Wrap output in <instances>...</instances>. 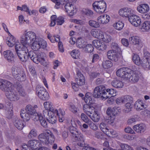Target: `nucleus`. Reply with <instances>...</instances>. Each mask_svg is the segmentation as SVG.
<instances>
[{"mask_svg": "<svg viewBox=\"0 0 150 150\" xmlns=\"http://www.w3.org/2000/svg\"><path fill=\"white\" fill-rule=\"evenodd\" d=\"M16 53L19 59L23 62H25L29 58L28 52L26 46L20 43L15 46Z\"/></svg>", "mask_w": 150, "mask_h": 150, "instance_id": "1", "label": "nucleus"}, {"mask_svg": "<svg viewBox=\"0 0 150 150\" xmlns=\"http://www.w3.org/2000/svg\"><path fill=\"white\" fill-rule=\"evenodd\" d=\"M69 129L71 135L75 140L79 141L78 145L81 147H84L85 145L84 136L79 132L77 129L73 126H71Z\"/></svg>", "mask_w": 150, "mask_h": 150, "instance_id": "2", "label": "nucleus"}, {"mask_svg": "<svg viewBox=\"0 0 150 150\" xmlns=\"http://www.w3.org/2000/svg\"><path fill=\"white\" fill-rule=\"evenodd\" d=\"M36 34L33 32H25L21 37V44L25 46L27 44H30L36 40Z\"/></svg>", "mask_w": 150, "mask_h": 150, "instance_id": "3", "label": "nucleus"}, {"mask_svg": "<svg viewBox=\"0 0 150 150\" xmlns=\"http://www.w3.org/2000/svg\"><path fill=\"white\" fill-rule=\"evenodd\" d=\"M25 110V113L22 112H24V110L21 111L20 115L24 121L28 122L30 120L31 117H32L34 114H36V111L33 106L30 105H26Z\"/></svg>", "mask_w": 150, "mask_h": 150, "instance_id": "4", "label": "nucleus"}, {"mask_svg": "<svg viewBox=\"0 0 150 150\" xmlns=\"http://www.w3.org/2000/svg\"><path fill=\"white\" fill-rule=\"evenodd\" d=\"M39 140L46 144H52L54 141V136L49 130H47L45 133L40 134L38 137Z\"/></svg>", "mask_w": 150, "mask_h": 150, "instance_id": "5", "label": "nucleus"}, {"mask_svg": "<svg viewBox=\"0 0 150 150\" xmlns=\"http://www.w3.org/2000/svg\"><path fill=\"white\" fill-rule=\"evenodd\" d=\"M107 91V89L104 86H97L94 90L93 96L95 98H100L102 100H105L108 97L106 94Z\"/></svg>", "mask_w": 150, "mask_h": 150, "instance_id": "6", "label": "nucleus"}, {"mask_svg": "<svg viewBox=\"0 0 150 150\" xmlns=\"http://www.w3.org/2000/svg\"><path fill=\"white\" fill-rule=\"evenodd\" d=\"M0 89L5 92V94L14 89L13 84L9 81L0 79Z\"/></svg>", "mask_w": 150, "mask_h": 150, "instance_id": "7", "label": "nucleus"}, {"mask_svg": "<svg viewBox=\"0 0 150 150\" xmlns=\"http://www.w3.org/2000/svg\"><path fill=\"white\" fill-rule=\"evenodd\" d=\"M92 5L94 10L99 13H103L106 9V3L103 0L96 1Z\"/></svg>", "mask_w": 150, "mask_h": 150, "instance_id": "8", "label": "nucleus"}, {"mask_svg": "<svg viewBox=\"0 0 150 150\" xmlns=\"http://www.w3.org/2000/svg\"><path fill=\"white\" fill-rule=\"evenodd\" d=\"M131 71V70L128 68L125 67L120 68L116 71V74L117 76L123 78L126 80L128 79L129 73Z\"/></svg>", "mask_w": 150, "mask_h": 150, "instance_id": "9", "label": "nucleus"}, {"mask_svg": "<svg viewBox=\"0 0 150 150\" xmlns=\"http://www.w3.org/2000/svg\"><path fill=\"white\" fill-rule=\"evenodd\" d=\"M5 95L7 98L11 101H17L19 99L17 92L14 89L8 93H6Z\"/></svg>", "mask_w": 150, "mask_h": 150, "instance_id": "10", "label": "nucleus"}, {"mask_svg": "<svg viewBox=\"0 0 150 150\" xmlns=\"http://www.w3.org/2000/svg\"><path fill=\"white\" fill-rule=\"evenodd\" d=\"M129 21L135 27L139 25L141 22L140 17L134 14L132 15L129 17Z\"/></svg>", "mask_w": 150, "mask_h": 150, "instance_id": "11", "label": "nucleus"}, {"mask_svg": "<svg viewBox=\"0 0 150 150\" xmlns=\"http://www.w3.org/2000/svg\"><path fill=\"white\" fill-rule=\"evenodd\" d=\"M93 45L99 50H103L107 48V46L103 42L98 40H94L92 42Z\"/></svg>", "mask_w": 150, "mask_h": 150, "instance_id": "12", "label": "nucleus"}, {"mask_svg": "<svg viewBox=\"0 0 150 150\" xmlns=\"http://www.w3.org/2000/svg\"><path fill=\"white\" fill-rule=\"evenodd\" d=\"M132 10L131 9L125 8L120 9L119 11V13L120 16L123 17L128 18L129 20V18L132 14L131 13Z\"/></svg>", "mask_w": 150, "mask_h": 150, "instance_id": "13", "label": "nucleus"}, {"mask_svg": "<svg viewBox=\"0 0 150 150\" xmlns=\"http://www.w3.org/2000/svg\"><path fill=\"white\" fill-rule=\"evenodd\" d=\"M29 57L35 63L38 64L40 62L41 59V55L39 54H36L33 51H30L29 52Z\"/></svg>", "mask_w": 150, "mask_h": 150, "instance_id": "14", "label": "nucleus"}, {"mask_svg": "<svg viewBox=\"0 0 150 150\" xmlns=\"http://www.w3.org/2000/svg\"><path fill=\"white\" fill-rule=\"evenodd\" d=\"M128 79L127 80H129V81L132 82H137L139 79V76L138 73L136 71H131L129 73L128 75Z\"/></svg>", "mask_w": 150, "mask_h": 150, "instance_id": "15", "label": "nucleus"}, {"mask_svg": "<svg viewBox=\"0 0 150 150\" xmlns=\"http://www.w3.org/2000/svg\"><path fill=\"white\" fill-rule=\"evenodd\" d=\"M91 104H86L83 106V109L84 112L88 116L95 112V108Z\"/></svg>", "mask_w": 150, "mask_h": 150, "instance_id": "16", "label": "nucleus"}, {"mask_svg": "<svg viewBox=\"0 0 150 150\" xmlns=\"http://www.w3.org/2000/svg\"><path fill=\"white\" fill-rule=\"evenodd\" d=\"M65 11L69 16H73L75 13L73 5L70 3H67L64 6Z\"/></svg>", "mask_w": 150, "mask_h": 150, "instance_id": "17", "label": "nucleus"}, {"mask_svg": "<svg viewBox=\"0 0 150 150\" xmlns=\"http://www.w3.org/2000/svg\"><path fill=\"white\" fill-rule=\"evenodd\" d=\"M6 107L5 113L6 117L8 119H11L12 118L13 115V105L8 103Z\"/></svg>", "mask_w": 150, "mask_h": 150, "instance_id": "18", "label": "nucleus"}, {"mask_svg": "<svg viewBox=\"0 0 150 150\" xmlns=\"http://www.w3.org/2000/svg\"><path fill=\"white\" fill-rule=\"evenodd\" d=\"M77 77L75 79L76 83L80 86L84 85L85 80L83 75L81 73V72L78 71L77 72Z\"/></svg>", "mask_w": 150, "mask_h": 150, "instance_id": "19", "label": "nucleus"}, {"mask_svg": "<svg viewBox=\"0 0 150 150\" xmlns=\"http://www.w3.org/2000/svg\"><path fill=\"white\" fill-rule=\"evenodd\" d=\"M4 58L9 62H12L14 60V55L10 50L5 51L3 52Z\"/></svg>", "mask_w": 150, "mask_h": 150, "instance_id": "20", "label": "nucleus"}, {"mask_svg": "<svg viewBox=\"0 0 150 150\" xmlns=\"http://www.w3.org/2000/svg\"><path fill=\"white\" fill-rule=\"evenodd\" d=\"M130 43L134 45L141 46L142 44V42L139 38L137 36H133L129 38Z\"/></svg>", "mask_w": 150, "mask_h": 150, "instance_id": "21", "label": "nucleus"}, {"mask_svg": "<svg viewBox=\"0 0 150 150\" xmlns=\"http://www.w3.org/2000/svg\"><path fill=\"white\" fill-rule=\"evenodd\" d=\"M16 89L19 95L23 97L25 96L27 93L23 86L19 82L16 83Z\"/></svg>", "mask_w": 150, "mask_h": 150, "instance_id": "22", "label": "nucleus"}, {"mask_svg": "<svg viewBox=\"0 0 150 150\" xmlns=\"http://www.w3.org/2000/svg\"><path fill=\"white\" fill-rule=\"evenodd\" d=\"M133 129L137 133H142L145 131L146 126L143 124H140L134 126Z\"/></svg>", "mask_w": 150, "mask_h": 150, "instance_id": "23", "label": "nucleus"}, {"mask_svg": "<svg viewBox=\"0 0 150 150\" xmlns=\"http://www.w3.org/2000/svg\"><path fill=\"white\" fill-rule=\"evenodd\" d=\"M22 70L21 68L19 67L14 66L11 68V73L12 76L15 79L16 77H18V76L20 75V74H23L21 71Z\"/></svg>", "mask_w": 150, "mask_h": 150, "instance_id": "24", "label": "nucleus"}, {"mask_svg": "<svg viewBox=\"0 0 150 150\" xmlns=\"http://www.w3.org/2000/svg\"><path fill=\"white\" fill-rule=\"evenodd\" d=\"M138 11L141 13H146L148 12L149 10V6L146 4H142L137 7Z\"/></svg>", "mask_w": 150, "mask_h": 150, "instance_id": "25", "label": "nucleus"}, {"mask_svg": "<svg viewBox=\"0 0 150 150\" xmlns=\"http://www.w3.org/2000/svg\"><path fill=\"white\" fill-rule=\"evenodd\" d=\"M91 33L93 37L99 39L102 38V35L103 34V32L99 29H92L91 31Z\"/></svg>", "mask_w": 150, "mask_h": 150, "instance_id": "26", "label": "nucleus"}, {"mask_svg": "<svg viewBox=\"0 0 150 150\" xmlns=\"http://www.w3.org/2000/svg\"><path fill=\"white\" fill-rule=\"evenodd\" d=\"M36 93L39 97L40 98L42 95L44 94V96H46V91L45 89L43 87L40 85H38L37 86L36 88Z\"/></svg>", "mask_w": 150, "mask_h": 150, "instance_id": "27", "label": "nucleus"}, {"mask_svg": "<svg viewBox=\"0 0 150 150\" xmlns=\"http://www.w3.org/2000/svg\"><path fill=\"white\" fill-rule=\"evenodd\" d=\"M14 125L18 129L21 130L25 125L22 122V120L20 118L16 117L14 121Z\"/></svg>", "mask_w": 150, "mask_h": 150, "instance_id": "28", "label": "nucleus"}, {"mask_svg": "<svg viewBox=\"0 0 150 150\" xmlns=\"http://www.w3.org/2000/svg\"><path fill=\"white\" fill-rule=\"evenodd\" d=\"M39 144V141L36 140H30L28 142V146L34 150L38 148Z\"/></svg>", "mask_w": 150, "mask_h": 150, "instance_id": "29", "label": "nucleus"}, {"mask_svg": "<svg viewBox=\"0 0 150 150\" xmlns=\"http://www.w3.org/2000/svg\"><path fill=\"white\" fill-rule=\"evenodd\" d=\"M110 16L107 14L101 15L98 17L97 20L100 21L101 23L102 24H106L110 21Z\"/></svg>", "mask_w": 150, "mask_h": 150, "instance_id": "30", "label": "nucleus"}, {"mask_svg": "<svg viewBox=\"0 0 150 150\" xmlns=\"http://www.w3.org/2000/svg\"><path fill=\"white\" fill-rule=\"evenodd\" d=\"M111 84L114 87L117 88H121L124 86L122 81L117 79H114L111 82Z\"/></svg>", "mask_w": 150, "mask_h": 150, "instance_id": "31", "label": "nucleus"}, {"mask_svg": "<svg viewBox=\"0 0 150 150\" xmlns=\"http://www.w3.org/2000/svg\"><path fill=\"white\" fill-rule=\"evenodd\" d=\"M134 107L136 110L138 111L141 110L146 108L142 101L139 100L135 102Z\"/></svg>", "mask_w": 150, "mask_h": 150, "instance_id": "32", "label": "nucleus"}, {"mask_svg": "<svg viewBox=\"0 0 150 150\" xmlns=\"http://www.w3.org/2000/svg\"><path fill=\"white\" fill-rule=\"evenodd\" d=\"M107 115L108 116V123L109 124L111 125L114 122V118L112 117V109L110 108H108L106 111Z\"/></svg>", "mask_w": 150, "mask_h": 150, "instance_id": "33", "label": "nucleus"}, {"mask_svg": "<svg viewBox=\"0 0 150 150\" xmlns=\"http://www.w3.org/2000/svg\"><path fill=\"white\" fill-rule=\"evenodd\" d=\"M141 28L144 31L147 32L150 30V21H145L142 24Z\"/></svg>", "mask_w": 150, "mask_h": 150, "instance_id": "34", "label": "nucleus"}, {"mask_svg": "<svg viewBox=\"0 0 150 150\" xmlns=\"http://www.w3.org/2000/svg\"><path fill=\"white\" fill-rule=\"evenodd\" d=\"M140 65L144 69L148 68L150 69V59H142Z\"/></svg>", "mask_w": 150, "mask_h": 150, "instance_id": "35", "label": "nucleus"}, {"mask_svg": "<svg viewBox=\"0 0 150 150\" xmlns=\"http://www.w3.org/2000/svg\"><path fill=\"white\" fill-rule=\"evenodd\" d=\"M6 40V43L8 46L12 47L15 44V38L11 35L9 38H8Z\"/></svg>", "mask_w": 150, "mask_h": 150, "instance_id": "36", "label": "nucleus"}, {"mask_svg": "<svg viewBox=\"0 0 150 150\" xmlns=\"http://www.w3.org/2000/svg\"><path fill=\"white\" fill-rule=\"evenodd\" d=\"M76 45L79 48H83L86 45V42L82 38H79L76 41Z\"/></svg>", "mask_w": 150, "mask_h": 150, "instance_id": "37", "label": "nucleus"}, {"mask_svg": "<svg viewBox=\"0 0 150 150\" xmlns=\"http://www.w3.org/2000/svg\"><path fill=\"white\" fill-rule=\"evenodd\" d=\"M44 106L46 110H48L49 111L54 112L55 110L52 107V103L49 102H45L44 103Z\"/></svg>", "mask_w": 150, "mask_h": 150, "instance_id": "38", "label": "nucleus"}, {"mask_svg": "<svg viewBox=\"0 0 150 150\" xmlns=\"http://www.w3.org/2000/svg\"><path fill=\"white\" fill-rule=\"evenodd\" d=\"M54 112H52V115H50L48 117H47V119L48 121L50 123L53 124L56 122V116H55Z\"/></svg>", "mask_w": 150, "mask_h": 150, "instance_id": "39", "label": "nucleus"}, {"mask_svg": "<svg viewBox=\"0 0 150 150\" xmlns=\"http://www.w3.org/2000/svg\"><path fill=\"white\" fill-rule=\"evenodd\" d=\"M100 127L101 130L106 135L109 134L108 129L107 127L106 124L104 122L101 123L100 125Z\"/></svg>", "mask_w": 150, "mask_h": 150, "instance_id": "40", "label": "nucleus"}, {"mask_svg": "<svg viewBox=\"0 0 150 150\" xmlns=\"http://www.w3.org/2000/svg\"><path fill=\"white\" fill-rule=\"evenodd\" d=\"M134 63L138 65H140L142 60H140L139 56L137 54H134L132 58Z\"/></svg>", "mask_w": 150, "mask_h": 150, "instance_id": "41", "label": "nucleus"}, {"mask_svg": "<svg viewBox=\"0 0 150 150\" xmlns=\"http://www.w3.org/2000/svg\"><path fill=\"white\" fill-rule=\"evenodd\" d=\"M40 43L38 41L35 40L33 41L32 45V48L35 51H37L40 48Z\"/></svg>", "mask_w": 150, "mask_h": 150, "instance_id": "42", "label": "nucleus"}, {"mask_svg": "<svg viewBox=\"0 0 150 150\" xmlns=\"http://www.w3.org/2000/svg\"><path fill=\"white\" fill-rule=\"evenodd\" d=\"M37 135V132L36 130L35 129H33L30 131L28 137L29 138L31 139L36 137Z\"/></svg>", "mask_w": 150, "mask_h": 150, "instance_id": "43", "label": "nucleus"}, {"mask_svg": "<svg viewBox=\"0 0 150 150\" xmlns=\"http://www.w3.org/2000/svg\"><path fill=\"white\" fill-rule=\"evenodd\" d=\"M84 51L86 52H91L94 50V47L91 44L86 45L83 48Z\"/></svg>", "mask_w": 150, "mask_h": 150, "instance_id": "44", "label": "nucleus"}, {"mask_svg": "<svg viewBox=\"0 0 150 150\" xmlns=\"http://www.w3.org/2000/svg\"><path fill=\"white\" fill-rule=\"evenodd\" d=\"M107 90L106 94L108 97V98L115 96L116 91L113 89L108 88Z\"/></svg>", "mask_w": 150, "mask_h": 150, "instance_id": "45", "label": "nucleus"}, {"mask_svg": "<svg viewBox=\"0 0 150 150\" xmlns=\"http://www.w3.org/2000/svg\"><path fill=\"white\" fill-rule=\"evenodd\" d=\"M114 28L118 30H121L124 27V24L122 22L118 21L113 25Z\"/></svg>", "mask_w": 150, "mask_h": 150, "instance_id": "46", "label": "nucleus"}, {"mask_svg": "<svg viewBox=\"0 0 150 150\" xmlns=\"http://www.w3.org/2000/svg\"><path fill=\"white\" fill-rule=\"evenodd\" d=\"M89 25L94 28H98L100 27V25L99 23L93 20H90L88 21Z\"/></svg>", "mask_w": 150, "mask_h": 150, "instance_id": "47", "label": "nucleus"}, {"mask_svg": "<svg viewBox=\"0 0 150 150\" xmlns=\"http://www.w3.org/2000/svg\"><path fill=\"white\" fill-rule=\"evenodd\" d=\"M125 103H132L133 99L132 97L129 95L123 96Z\"/></svg>", "mask_w": 150, "mask_h": 150, "instance_id": "48", "label": "nucleus"}, {"mask_svg": "<svg viewBox=\"0 0 150 150\" xmlns=\"http://www.w3.org/2000/svg\"><path fill=\"white\" fill-rule=\"evenodd\" d=\"M22 72L23 73V74H20V75H18V77H16L15 78L19 81H25L26 79V75L24 71H21V73Z\"/></svg>", "mask_w": 150, "mask_h": 150, "instance_id": "49", "label": "nucleus"}, {"mask_svg": "<svg viewBox=\"0 0 150 150\" xmlns=\"http://www.w3.org/2000/svg\"><path fill=\"white\" fill-rule=\"evenodd\" d=\"M71 54L73 58L76 59L79 57L80 55V52L77 50H74L71 52Z\"/></svg>", "mask_w": 150, "mask_h": 150, "instance_id": "50", "label": "nucleus"}, {"mask_svg": "<svg viewBox=\"0 0 150 150\" xmlns=\"http://www.w3.org/2000/svg\"><path fill=\"white\" fill-rule=\"evenodd\" d=\"M111 47L112 50L115 52H118L119 50H120V48L118 44L115 42L112 43L111 45Z\"/></svg>", "mask_w": 150, "mask_h": 150, "instance_id": "51", "label": "nucleus"}, {"mask_svg": "<svg viewBox=\"0 0 150 150\" xmlns=\"http://www.w3.org/2000/svg\"><path fill=\"white\" fill-rule=\"evenodd\" d=\"M103 67L105 69H108L111 67L112 65V62L109 60L105 61L103 64Z\"/></svg>", "mask_w": 150, "mask_h": 150, "instance_id": "52", "label": "nucleus"}, {"mask_svg": "<svg viewBox=\"0 0 150 150\" xmlns=\"http://www.w3.org/2000/svg\"><path fill=\"white\" fill-rule=\"evenodd\" d=\"M102 37V38H101L100 39H102L103 42H105L106 43H108L110 42L112 39L110 36L106 35H104L103 34Z\"/></svg>", "mask_w": 150, "mask_h": 150, "instance_id": "53", "label": "nucleus"}, {"mask_svg": "<svg viewBox=\"0 0 150 150\" xmlns=\"http://www.w3.org/2000/svg\"><path fill=\"white\" fill-rule=\"evenodd\" d=\"M89 117L93 121L95 122H98L100 119L99 116L96 112L94 113L92 116L91 115Z\"/></svg>", "mask_w": 150, "mask_h": 150, "instance_id": "54", "label": "nucleus"}, {"mask_svg": "<svg viewBox=\"0 0 150 150\" xmlns=\"http://www.w3.org/2000/svg\"><path fill=\"white\" fill-rule=\"evenodd\" d=\"M81 117L82 120L86 123H88L91 120L88 118L87 116L83 113L81 114Z\"/></svg>", "mask_w": 150, "mask_h": 150, "instance_id": "55", "label": "nucleus"}, {"mask_svg": "<svg viewBox=\"0 0 150 150\" xmlns=\"http://www.w3.org/2000/svg\"><path fill=\"white\" fill-rule=\"evenodd\" d=\"M42 116L41 115H39L37 112L36 114H34L32 117H31L33 118V120L35 121H36L40 120V119L42 118Z\"/></svg>", "mask_w": 150, "mask_h": 150, "instance_id": "56", "label": "nucleus"}, {"mask_svg": "<svg viewBox=\"0 0 150 150\" xmlns=\"http://www.w3.org/2000/svg\"><path fill=\"white\" fill-rule=\"evenodd\" d=\"M87 124L89 125L90 128L92 129L95 131H96L98 129L97 126L91 120L89 121V122Z\"/></svg>", "mask_w": 150, "mask_h": 150, "instance_id": "57", "label": "nucleus"}, {"mask_svg": "<svg viewBox=\"0 0 150 150\" xmlns=\"http://www.w3.org/2000/svg\"><path fill=\"white\" fill-rule=\"evenodd\" d=\"M39 43H40V48L43 49L47 47V43L44 40L40 39L39 40Z\"/></svg>", "mask_w": 150, "mask_h": 150, "instance_id": "58", "label": "nucleus"}, {"mask_svg": "<svg viewBox=\"0 0 150 150\" xmlns=\"http://www.w3.org/2000/svg\"><path fill=\"white\" fill-rule=\"evenodd\" d=\"M64 22V18L62 16L59 17L56 20V22L58 25H62Z\"/></svg>", "mask_w": 150, "mask_h": 150, "instance_id": "59", "label": "nucleus"}, {"mask_svg": "<svg viewBox=\"0 0 150 150\" xmlns=\"http://www.w3.org/2000/svg\"><path fill=\"white\" fill-rule=\"evenodd\" d=\"M54 114L57 116H64L65 113V112L62 110L60 109L59 111L57 110H54Z\"/></svg>", "mask_w": 150, "mask_h": 150, "instance_id": "60", "label": "nucleus"}, {"mask_svg": "<svg viewBox=\"0 0 150 150\" xmlns=\"http://www.w3.org/2000/svg\"><path fill=\"white\" fill-rule=\"evenodd\" d=\"M116 102L117 104L119 105L125 103L123 96L117 98L116 99Z\"/></svg>", "mask_w": 150, "mask_h": 150, "instance_id": "61", "label": "nucleus"}, {"mask_svg": "<svg viewBox=\"0 0 150 150\" xmlns=\"http://www.w3.org/2000/svg\"><path fill=\"white\" fill-rule=\"evenodd\" d=\"M83 13L87 16H91L93 14L92 11L88 9H85L83 11Z\"/></svg>", "mask_w": 150, "mask_h": 150, "instance_id": "62", "label": "nucleus"}, {"mask_svg": "<svg viewBox=\"0 0 150 150\" xmlns=\"http://www.w3.org/2000/svg\"><path fill=\"white\" fill-rule=\"evenodd\" d=\"M42 126L46 128L47 127V123L45 119L42 117V118L40 119L39 121Z\"/></svg>", "mask_w": 150, "mask_h": 150, "instance_id": "63", "label": "nucleus"}, {"mask_svg": "<svg viewBox=\"0 0 150 150\" xmlns=\"http://www.w3.org/2000/svg\"><path fill=\"white\" fill-rule=\"evenodd\" d=\"M125 131L127 133H130L131 134H135V132L131 127H127L125 128L124 129Z\"/></svg>", "mask_w": 150, "mask_h": 150, "instance_id": "64", "label": "nucleus"}]
</instances>
